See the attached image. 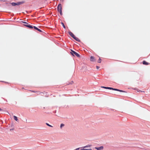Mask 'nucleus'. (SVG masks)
Here are the masks:
<instances>
[{"instance_id": "f257e3e1", "label": "nucleus", "mask_w": 150, "mask_h": 150, "mask_svg": "<svg viewBox=\"0 0 150 150\" xmlns=\"http://www.w3.org/2000/svg\"><path fill=\"white\" fill-rule=\"evenodd\" d=\"M101 87L103 88H105V89H110V90H113L116 91H119L121 92H125L124 91H123L122 90H119V89H117L114 88H112L106 87H105V86H102Z\"/></svg>"}, {"instance_id": "f03ea898", "label": "nucleus", "mask_w": 150, "mask_h": 150, "mask_svg": "<svg viewBox=\"0 0 150 150\" xmlns=\"http://www.w3.org/2000/svg\"><path fill=\"white\" fill-rule=\"evenodd\" d=\"M21 22L23 23H24L25 24L24 25L28 27V28L30 29H32L33 28V26L23 21H22Z\"/></svg>"}, {"instance_id": "7ed1b4c3", "label": "nucleus", "mask_w": 150, "mask_h": 150, "mask_svg": "<svg viewBox=\"0 0 150 150\" xmlns=\"http://www.w3.org/2000/svg\"><path fill=\"white\" fill-rule=\"evenodd\" d=\"M57 10L59 12L60 15H62V6L61 4H59L58 5L57 7Z\"/></svg>"}, {"instance_id": "20e7f679", "label": "nucleus", "mask_w": 150, "mask_h": 150, "mask_svg": "<svg viewBox=\"0 0 150 150\" xmlns=\"http://www.w3.org/2000/svg\"><path fill=\"white\" fill-rule=\"evenodd\" d=\"M71 54H72L73 55H74V54L75 55H76L77 57H80V55L79 54L77 53V52H76L74 51L73 50H71Z\"/></svg>"}, {"instance_id": "39448f33", "label": "nucleus", "mask_w": 150, "mask_h": 150, "mask_svg": "<svg viewBox=\"0 0 150 150\" xmlns=\"http://www.w3.org/2000/svg\"><path fill=\"white\" fill-rule=\"evenodd\" d=\"M95 148L97 150H101L103 149V146H101L99 147H96Z\"/></svg>"}, {"instance_id": "423d86ee", "label": "nucleus", "mask_w": 150, "mask_h": 150, "mask_svg": "<svg viewBox=\"0 0 150 150\" xmlns=\"http://www.w3.org/2000/svg\"><path fill=\"white\" fill-rule=\"evenodd\" d=\"M68 33L69 35L73 38H74L75 36V35L71 31L69 32Z\"/></svg>"}, {"instance_id": "0eeeda50", "label": "nucleus", "mask_w": 150, "mask_h": 150, "mask_svg": "<svg viewBox=\"0 0 150 150\" xmlns=\"http://www.w3.org/2000/svg\"><path fill=\"white\" fill-rule=\"evenodd\" d=\"M90 60L92 62L94 61H95L94 57L93 56H91L90 57Z\"/></svg>"}, {"instance_id": "6e6552de", "label": "nucleus", "mask_w": 150, "mask_h": 150, "mask_svg": "<svg viewBox=\"0 0 150 150\" xmlns=\"http://www.w3.org/2000/svg\"><path fill=\"white\" fill-rule=\"evenodd\" d=\"M33 28H34V29H35L36 30H37L38 31L40 32H42V31L38 29V28H37V27H35V26H33Z\"/></svg>"}, {"instance_id": "1a4fd4ad", "label": "nucleus", "mask_w": 150, "mask_h": 150, "mask_svg": "<svg viewBox=\"0 0 150 150\" xmlns=\"http://www.w3.org/2000/svg\"><path fill=\"white\" fill-rule=\"evenodd\" d=\"M74 38V39H75L77 41H78V42L80 41V40L77 37H76L75 36L74 37V38Z\"/></svg>"}, {"instance_id": "9d476101", "label": "nucleus", "mask_w": 150, "mask_h": 150, "mask_svg": "<svg viewBox=\"0 0 150 150\" xmlns=\"http://www.w3.org/2000/svg\"><path fill=\"white\" fill-rule=\"evenodd\" d=\"M143 64L144 65H148L149 64V63L146 62L145 61H144L143 62Z\"/></svg>"}, {"instance_id": "9b49d317", "label": "nucleus", "mask_w": 150, "mask_h": 150, "mask_svg": "<svg viewBox=\"0 0 150 150\" xmlns=\"http://www.w3.org/2000/svg\"><path fill=\"white\" fill-rule=\"evenodd\" d=\"M13 117H14V119L16 121H18V119L17 118V117L16 116H14Z\"/></svg>"}, {"instance_id": "f8f14e48", "label": "nucleus", "mask_w": 150, "mask_h": 150, "mask_svg": "<svg viewBox=\"0 0 150 150\" xmlns=\"http://www.w3.org/2000/svg\"><path fill=\"white\" fill-rule=\"evenodd\" d=\"M23 2H18L17 3V5H19L20 4H21L23 3Z\"/></svg>"}, {"instance_id": "ddd939ff", "label": "nucleus", "mask_w": 150, "mask_h": 150, "mask_svg": "<svg viewBox=\"0 0 150 150\" xmlns=\"http://www.w3.org/2000/svg\"><path fill=\"white\" fill-rule=\"evenodd\" d=\"M11 4H12V5L13 6H16V5H17V3H11Z\"/></svg>"}, {"instance_id": "4468645a", "label": "nucleus", "mask_w": 150, "mask_h": 150, "mask_svg": "<svg viewBox=\"0 0 150 150\" xmlns=\"http://www.w3.org/2000/svg\"><path fill=\"white\" fill-rule=\"evenodd\" d=\"M61 24L63 26V28H66V27H65V26L64 23H62V22L61 23Z\"/></svg>"}, {"instance_id": "2eb2a0df", "label": "nucleus", "mask_w": 150, "mask_h": 150, "mask_svg": "<svg viewBox=\"0 0 150 150\" xmlns=\"http://www.w3.org/2000/svg\"><path fill=\"white\" fill-rule=\"evenodd\" d=\"M101 60L100 59V58H99V59L98 60V62L99 63H101Z\"/></svg>"}, {"instance_id": "dca6fc26", "label": "nucleus", "mask_w": 150, "mask_h": 150, "mask_svg": "<svg viewBox=\"0 0 150 150\" xmlns=\"http://www.w3.org/2000/svg\"><path fill=\"white\" fill-rule=\"evenodd\" d=\"M64 125L63 124H61L60 125V127L61 128H62L63 127H64Z\"/></svg>"}, {"instance_id": "f3484780", "label": "nucleus", "mask_w": 150, "mask_h": 150, "mask_svg": "<svg viewBox=\"0 0 150 150\" xmlns=\"http://www.w3.org/2000/svg\"><path fill=\"white\" fill-rule=\"evenodd\" d=\"M46 125H47V126H49V127H52V126L51 125H49V124L47 123H46Z\"/></svg>"}, {"instance_id": "a211bd4d", "label": "nucleus", "mask_w": 150, "mask_h": 150, "mask_svg": "<svg viewBox=\"0 0 150 150\" xmlns=\"http://www.w3.org/2000/svg\"><path fill=\"white\" fill-rule=\"evenodd\" d=\"M91 145L86 146L84 147V148L87 147H90Z\"/></svg>"}, {"instance_id": "6ab92c4d", "label": "nucleus", "mask_w": 150, "mask_h": 150, "mask_svg": "<svg viewBox=\"0 0 150 150\" xmlns=\"http://www.w3.org/2000/svg\"><path fill=\"white\" fill-rule=\"evenodd\" d=\"M84 150H92V149H84Z\"/></svg>"}, {"instance_id": "aec40b11", "label": "nucleus", "mask_w": 150, "mask_h": 150, "mask_svg": "<svg viewBox=\"0 0 150 150\" xmlns=\"http://www.w3.org/2000/svg\"><path fill=\"white\" fill-rule=\"evenodd\" d=\"M100 67L98 66H96V68L97 69H98Z\"/></svg>"}, {"instance_id": "412c9836", "label": "nucleus", "mask_w": 150, "mask_h": 150, "mask_svg": "<svg viewBox=\"0 0 150 150\" xmlns=\"http://www.w3.org/2000/svg\"><path fill=\"white\" fill-rule=\"evenodd\" d=\"M1 110H2L1 109V108H0V111H1Z\"/></svg>"}]
</instances>
